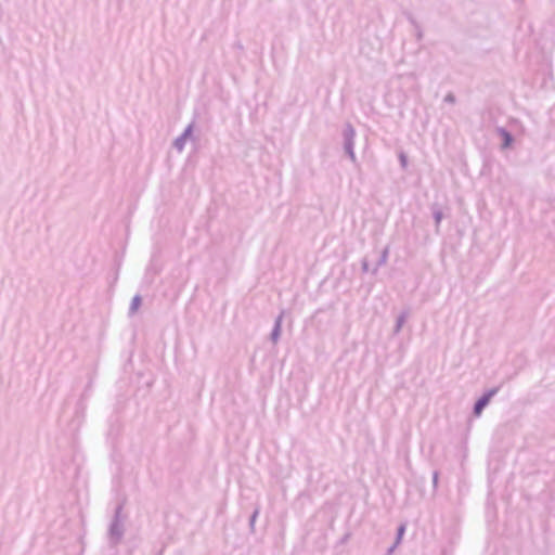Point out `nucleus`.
<instances>
[{"mask_svg": "<svg viewBox=\"0 0 555 555\" xmlns=\"http://www.w3.org/2000/svg\"><path fill=\"white\" fill-rule=\"evenodd\" d=\"M501 386H496L486 390L474 403L473 415L479 417L483 410L488 406L491 399L500 391Z\"/></svg>", "mask_w": 555, "mask_h": 555, "instance_id": "2", "label": "nucleus"}, {"mask_svg": "<svg viewBox=\"0 0 555 555\" xmlns=\"http://www.w3.org/2000/svg\"><path fill=\"white\" fill-rule=\"evenodd\" d=\"M356 129L350 122H346L343 129V147L345 150L354 149Z\"/></svg>", "mask_w": 555, "mask_h": 555, "instance_id": "4", "label": "nucleus"}, {"mask_svg": "<svg viewBox=\"0 0 555 555\" xmlns=\"http://www.w3.org/2000/svg\"><path fill=\"white\" fill-rule=\"evenodd\" d=\"M361 270H362L363 273H366L370 270L369 261H367L366 258H363L362 261H361Z\"/></svg>", "mask_w": 555, "mask_h": 555, "instance_id": "15", "label": "nucleus"}, {"mask_svg": "<svg viewBox=\"0 0 555 555\" xmlns=\"http://www.w3.org/2000/svg\"><path fill=\"white\" fill-rule=\"evenodd\" d=\"M438 477H439V473L437 470H435L434 474H433V485H434V488H436L437 485H438Z\"/></svg>", "mask_w": 555, "mask_h": 555, "instance_id": "18", "label": "nucleus"}, {"mask_svg": "<svg viewBox=\"0 0 555 555\" xmlns=\"http://www.w3.org/2000/svg\"><path fill=\"white\" fill-rule=\"evenodd\" d=\"M388 256H389V247L386 246L383 249V251L380 253V256H379V258L377 260V263H376L375 268L372 270L373 274H376L378 272V269L387 263Z\"/></svg>", "mask_w": 555, "mask_h": 555, "instance_id": "7", "label": "nucleus"}, {"mask_svg": "<svg viewBox=\"0 0 555 555\" xmlns=\"http://www.w3.org/2000/svg\"><path fill=\"white\" fill-rule=\"evenodd\" d=\"M348 538H349V534H346V535L343 538L341 542L347 541V540H348Z\"/></svg>", "mask_w": 555, "mask_h": 555, "instance_id": "22", "label": "nucleus"}, {"mask_svg": "<svg viewBox=\"0 0 555 555\" xmlns=\"http://www.w3.org/2000/svg\"><path fill=\"white\" fill-rule=\"evenodd\" d=\"M408 20L414 26V28H416V25H418V23L415 21V18L411 14L408 16Z\"/></svg>", "mask_w": 555, "mask_h": 555, "instance_id": "21", "label": "nucleus"}, {"mask_svg": "<svg viewBox=\"0 0 555 555\" xmlns=\"http://www.w3.org/2000/svg\"><path fill=\"white\" fill-rule=\"evenodd\" d=\"M431 210H433V217H434L435 224H436V232L438 233L439 232L440 222H441V220L443 218V214H442V210L439 208L438 204H434L431 206Z\"/></svg>", "mask_w": 555, "mask_h": 555, "instance_id": "8", "label": "nucleus"}, {"mask_svg": "<svg viewBox=\"0 0 555 555\" xmlns=\"http://www.w3.org/2000/svg\"><path fill=\"white\" fill-rule=\"evenodd\" d=\"M415 30H416V39L418 41H421L423 39V30H422L421 26L416 25Z\"/></svg>", "mask_w": 555, "mask_h": 555, "instance_id": "17", "label": "nucleus"}, {"mask_svg": "<svg viewBox=\"0 0 555 555\" xmlns=\"http://www.w3.org/2000/svg\"><path fill=\"white\" fill-rule=\"evenodd\" d=\"M345 153L349 157V159L351 160L352 164H354V165L358 164V159H357V156H356V153H354V149L345 150Z\"/></svg>", "mask_w": 555, "mask_h": 555, "instance_id": "13", "label": "nucleus"}, {"mask_svg": "<svg viewBox=\"0 0 555 555\" xmlns=\"http://www.w3.org/2000/svg\"><path fill=\"white\" fill-rule=\"evenodd\" d=\"M398 545H399V544H396V543L393 542V543H392V545H391V546H389V548L387 550L386 555H391V554L395 552V550L398 547Z\"/></svg>", "mask_w": 555, "mask_h": 555, "instance_id": "19", "label": "nucleus"}, {"mask_svg": "<svg viewBox=\"0 0 555 555\" xmlns=\"http://www.w3.org/2000/svg\"><path fill=\"white\" fill-rule=\"evenodd\" d=\"M399 162H400V166L402 167V169H406L408 167V156L401 152L399 154Z\"/></svg>", "mask_w": 555, "mask_h": 555, "instance_id": "14", "label": "nucleus"}, {"mask_svg": "<svg viewBox=\"0 0 555 555\" xmlns=\"http://www.w3.org/2000/svg\"><path fill=\"white\" fill-rule=\"evenodd\" d=\"M408 20L414 26V28H416V25H418V23L415 21V18L411 14L408 16Z\"/></svg>", "mask_w": 555, "mask_h": 555, "instance_id": "20", "label": "nucleus"}, {"mask_svg": "<svg viewBox=\"0 0 555 555\" xmlns=\"http://www.w3.org/2000/svg\"><path fill=\"white\" fill-rule=\"evenodd\" d=\"M141 304H142V298H141V296H140L139 294L134 295V296L132 297L131 302H130V307H129V315L134 314V313L139 310V308H140Z\"/></svg>", "mask_w": 555, "mask_h": 555, "instance_id": "9", "label": "nucleus"}, {"mask_svg": "<svg viewBox=\"0 0 555 555\" xmlns=\"http://www.w3.org/2000/svg\"><path fill=\"white\" fill-rule=\"evenodd\" d=\"M404 532H405V525H400L397 528V534H396V540H395L396 544H400L401 543V540H402V537H403Z\"/></svg>", "mask_w": 555, "mask_h": 555, "instance_id": "12", "label": "nucleus"}, {"mask_svg": "<svg viewBox=\"0 0 555 555\" xmlns=\"http://www.w3.org/2000/svg\"><path fill=\"white\" fill-rule=\"evenodd\" d=\"M456 99H455V95L453 93H448L446 96H444V102L447 103H455Z\"/></svg>", "mask_w": 555, "mask_h": 555, "instance_id": "16", "label": "nucleus"}, {"mask_svg": "<svg viewBox=\"0 0 555 555\" xmlns=\"http://www.w3.org/2000/svg\"><path fill=\"white\" fill-rule=\"evenodd\" d=\"M195 127V120H192L183 130V132L175 139L172 146L178 151L182 152L184 150L185 143L188 140L196 141V138L193 135Z\"/></svg>", "mask_w": 555, "mask_h": 555, "instance_id": "3", "label": "nucleus"}, {"mask_svg": "<svg viewBox=\"0 0 555 555\" xmlns=\"http://www.w3.org/2000/svg\"><path fill=\"white\" fill-rule=\"evenodd\" d=\"M259 513H260V506H259V505H257V506L255 507V509H254L253 514H251V515H250V517H249V528H250V531H251V532H254V530H255V522H256V519H257V517H258Z\"/></svg>", "mask_w": 555, "mask_h": 555, "instance_id": "11", "label": "nucleus"}, {"mask_svg": "<svg viewBox=\"0 0 555 555\" xmlns=\"http://www.w3.org/2000/svg\"><path fill=\"white\" fill-rule=\"evenodd\" d=\"M124 502L117 504L114 511V516L108 527V541L112 546L118 545L125 534V519L122 515Z\"/></svg>", "mask_w": 555, "mask_h": 555, "instance_id": "1", "label": "nucleus"}, {"mask_svg": "<svg viewBox=\"0 0 555 555\" xmlns=\"http://www.w3.org/2000/svg\"><path fill=\"white\" fill-rule=\"evenodd\" d=\"M283 312H281L276 318H275V321H274V326L271 331V334H270V339L272 343H278V340L280 339V336H281V327H282V320H283Z\"/></svg>", "mask_w": 555, "mask_h": 555, "instance_id": "6", "label": "nucleus"}, {"mask_svg": "<svg viewBox=\"0 0 555 555\" xmlns=\"http://www.w3.org/2000/svg\"><path fill=\"white\" fill-rule=\"evenodd\" d=\"M496 131L502 138V149L511 147L514 142V135L504 127H499Z\"/></svg>", "mask_w": 555, "mask_h": 555, "instance_id": "5", "label": "nucleus"}, {"mask_svg": "<svg viewBox=\"0 0 555 555\" xmlns=\"http://www.w3.org/2000/svg\"><path fill=\"white\" fill-rule=\"evenodd\" d=\"M405 319H406V313L405 312H402L400 315H398L397 320H396V325H395V330L393 332L397 334L401 331L402 328V325L404 324L405 322Z\"/></svg>", "mask_w": 555, "mask_h": 555, "instance_id": "10", "label": "nucleus"}]
</instances>
